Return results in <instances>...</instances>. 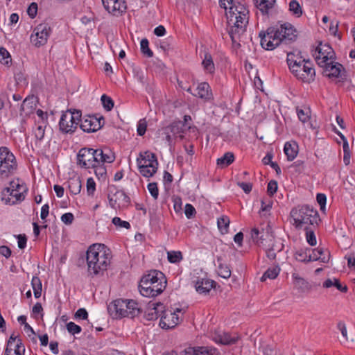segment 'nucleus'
Returning a JSON list of instances; mask_svg holds the SVG:
<instances>
[{"instance_id": "f257e3e1", "label": "nucleus", "mask_w": 355, "mask_h": 355, "mask_svg": "<svg viewBox=\"0 0 355 355\" xmlns=\"http://www.w3.org/2000/svg\"><path fill=\"white\" fill-rule=\"evenodd\" d=\"M228 3L230 6L227 7L220 0V7L226 11L227 23L230 26L228 33L232 44L235 46H240V37L245 33L248 24L249 11L242 2L236 3L231 0Z\"/></svg>"}, {"instance_id": "f03ea898", "label": "nucleus", "mask_w": 355, "mask_h": 355, "mask_svg": "<svg viewBox=\"0 0 355 355\" xmlns=\"http://www.w3.org/2000/svg\"><path fill=\"white\" fill-rule=\"evenodd\" d=\"M259 35L261 46L268 51L275 49L280 44H288L297 37L295 28L289 23L269 27L266 32L261 31Z\"/></svg>"}, {"instance_id": "7ed1b4c3", "label": "nucleus", "mask_w": 355, "mask_h": 355, "mask_svg": "<svg viewBox=\"0 0 355 355\" xmlns=\"http://www.w3.org/2000/svg\"><path fill=\"white\" fill-rule=\"evenodd\" d=\"M112 259L111 252L103 244H93L87 251V270L90 275H103Z\"/></svg>"}, {"instance_id": "20e7f679", "label": "nucleus", "mask_w": 355, "mask_h": 355, "mask_svg": "<svg viewBox=\"0 0 355 355\" xmlns=\"http://www.w3.org/2000/svg\"><path fill=\"white\" fill-rule=\"evenodd\" d=\"M166 284L167 281L164 273L153 270L142 277L139 284V291L144 297H154L164 291Z\"/></svg>"}, {"instance_id": "39448f33", "label": "nucleus", "mask_w": 355, "mask_h": 355, "mask_svg": "<svg viewBox=\"0 0 355 355\" xmlns=\"http://www.w3.org/2000/svg\"><path fill=\"white\" fill-rule=\"evenodd\" d=\"M287 63L292 73L298 80L307 83L314 80L315 72L309 60L290 53L287 55Z\"/></svg>"}, {"instance_id": "423d86ee", "label": "nucleus", "mask_w": 355, "mask_h": 355, "mask_svg": "<svg viewBox=\"0 0 355 355\" xmlns=\"http://www.w3.org/2000/svg\"><path fill=\"white\" fill-rule=\"evenodd\" d=\"M107 310L116 319L124 317L133 318L141 313L137 302L133 300H115L108 305Z\"/></svg>"}, {"instance_id": "0eeeda50", "label": "nucleus", "mask_w": 355, "mask_h": 355, "mask_svg": "<svg viewBox=\"0 0 355 355\" xmlns=\"http://www.w3.org/2000/svg\"><path fill=\"white\" fill-rule=\"evenodd\" d=\"M290 214L296 228H302L306 225H318L320 220L317 210L307 205L292 209Z\"/></svg>"}, {"instance_id": "6e6552de", "label": "nucleus", "mask_w": 355, "mask_h": 355, "mask_svg": "<svg viewBox=\"0 0 355 355\" xmlns=\"http://www.w3.org/2000/svg\"><path fill=\"white\" fill-rule=\"evenodd\" d=\"M82 112L79 110H68L63 112L60 121L59 129L64 134L73 133L81 121Z\"/></svg>"}, {"instance_id": "1a4fd4ad", "label": "nucleus", "mask_w": 355, "mask_h": 355, "mask_svg": "<svg viewBox=\"0 0 355 355\" xmlns=\"http://www.w3.org/2000/svg\"><path fill=\"white\" fill-rule=\"evenodd\" d=\"M96 149L82 148L77 155V164L85 169L95 168L98 165Z\"/></svg>"}, {"instance_id": "9d476101", "label": "nucleus", "mask_w": 355, "mask_h": 355, "mask_svg": "<svg viewBox=\"0 0 355 355\" xmlns=\"http://www.w3.org/2000/svg\"><path fill=\"white\" fill-rule=\"evenodd\" d=\"M51 28L47 23L38 24L33 31L30 37L31 43L35 47L45 45L51 35Z\"/></svg>"}, {"instance_id": "9b49d317", "label": "nucleus", "mask_w": 355, "mask_h": 355, "mask_svg": "<svg viewBox=\"0 0 355 355\" xmlns=\"http://www.w3.org/2000/svg\"><path fill=\"white\" fill-rule=\"evenodd\" d=\"M313 55L317 64L320 67L326 66L328 62L335 59V53L333 49L327 44H320L316 47Z\"/></svg>"}, {"instance_id": "f8f14e48", "label": "nucleus", "mask_w": 355, "mask_h": 355, "mask_svg": "<svg viewBox=\"0 0 355 355\" xmlns=\"http://www.w3.org/2000/svg\"><path fill=\"white\" fill-rule=\"evenodd\" d=\"M324 72L329 78H334L337 83H344L347 80L346 71L343 66L334 60L323 66Z\"/></svg>"}, {"instance_id": "ddd939ff", "label": "nucleus", "mask_w": 355, "mask_h": 355, "mask_svg": "<svg viewBox=\"0 0 355 355\" xmlns=\"http://www.w3.org/2000/svg\"><path fill=\"white\" fill-rule=\"evenodd\" d=\"M105 120L103 116L97 117L94 115H88L81 119L80 128L86 132H94L100 130L104 125Z\"/></svg>"}, {"instance_id": "4468645a", "label": "nucleus", "mask_w": 355, "mask_h": 355, "mask_svg": "<svg viewBox=\"0 0 355 355\" xmlns=\"http://www.w3.org/2000/svg\"><path fill=\"white\" fill-rule=\"evenodd\" d=\"M24 352L25 347L21 339L14 333L12 334L8 340L4 355H24Z\"/></svg>"}, {"instance_id": "2eb2a0df", "label": "nucleus", "mask_w": 355, "mask_h": 355, "mask_svg": "<svg viewBox=\"0 0 355 355\" xmlns=\"http://www.w3.org/2000/svg\"><path fill=\"white\" fill-rule=\"evenodd\" d=\"M108 200L110 205L114 209L125 207L130 202V198L122 190L116 191L114 193L110 191Z\"/></svg>"}, {"instance_id": "dca6fc26", "label": "nucleus", "mask_w": 355, "mask_h": 355, "mask_svg": "<svg viewBox=\"0 0 355 355\" xmlns=\"http://www.w3.org/2000/svg\"><path fill=\"white\" fill-rule=\"evenodd\" d=\"M212 340L216 343L225 345H232L236 344L239 340L240 336L238 334H233L225 331H215L212 336Z\"/></svg>"}, {"instance_id": "f3484780", "label": "nucleus", "mask_w": 355, "mask_h": 355, "mask_svg": "<svg viewBox=\"0 0 355 355\" xmlns=\"http://www.w3.org/2000/svg\"><path fill=\"white\" fill-rule=\"evenodd\" d=\"M25 198L24 193L19 190L14 191L8 187L5 188L2 191L1 200L6 204L12 205L21 202Z\"/></svg>"}, {"instance_id": "a211bd4d", "label": "nucleus", "mask_w": 355, "mask_h": 355, "mask_svg": "<svg viewBox=\"0 0 355 355\" xmlns=\"http://www.w3.org/2000/svg\"><path fill=\"white\" fill-rule=\"evenodd\" d=\"M102 3L105 9L113 15L118 16L126 9L124 0H102Z\"/></svg>"}, {"instance_id": "6ab92c4d", "label": "nucleus", "mask_w": 355, "mask_h": 355, "mask_svg": "<svg viewBox=\"0 0 355 355\" xmlns=\"http://www.w3.org/2000/svg\"><path fill=\"white\" fill-rule=\"evenodd\" d=\"M179 322V318L175 312L164 311L159 321L162 329H168L175 327Z\"/></svg>"}, {"instance_id": "aec40b11", "label": "nucleus", "mask_w": 355, "mask_h": 355, "mask_svg": "<svg viewBox=\"0 0 355 355\" xmlns=\"http://www.w3.org/2000/svg\"><path fill=\"white\" fill-rule=\"evenodd\" d=\"M164 311V306L161 302L149 304L145 312V318L147 320H157L163 315Z\"/></svg>"}, {"instance_id": "412c9836", "label": "nucleus", "mask_w": 355, "mask_h": 355, "mask_svg": "<svg viewBox=\"0 0 355 355\" xmlns=\"http://www.w3.org/2000/svg\"><path fill=\"white\" fill-rule=\"evenodd\" d=\"M137 164L138 166L146 165L148 167H157L158 166L155 154L149 151L140 153L137 159Z\"/></svg>"}, {"instance_id": "4be33fe9", "label": "nucleus", "mask_w": 355, "mask_h": 355, "mask_svg": "<svg viewBox=\"0 0 355 355\" xmlns=\"http://www.w3.org/2000/svg\"><path fill=\"white\" fill-rule=\"evenodd\" d=\"M18 168L17 160L7 164H0V179L6 180L14 175Z\"/></svg>"}, {"instance_id": "5701e85b", "label": "nucleus", "mask_w": 355, "mask_h": 355, "mask_svg": "<svg viewBox=\"0 0 355 355\" xmlns=\"http://www.w3.org/2000/svg\"><path fill=\"white\" fill-rule=\"evenodd\" d=\"M293 284L294 288L300 293L309 292L311 290V285L297 272L292 274Z\"/></svg>"}, {"instance_id": "b1692460", "label": "nucleus", "mask_w": 355, "mask_h": 355, "mask_svg": "<svg viewBox=\"0 0 355 355\" xmlns=\"http://www.w3.org/2000/svg\"><path fill=\"white\" fill-rule=\"evenodd\" d=\"M184 127V124L182 123V121H178L173 122L169 125L165 127V128L166 131H169L170 133H171L175 138L178 137L181 140H182L184 138V136L183 135Z\"/></svg>"}, {"instance_id": "393cba45", "label": "nucleus", "mask_w": 355, "mask_h": 355, "mask_svg": "<svg viewBox=\"0 0 355 355\" xmlns=\"http://www.w3.org/2000/svg\"><path fill=\"white\" fill-rule=\"evenodd\" d=\"M311 261L319 260L323 263H327L329 260L330 254L329 251L322 248L311 250Z\"/></svg>"}, {"instance_id": "a878e982", "label": "nucleus", "mask_w": 355, "mask_h": 355, "mask_svg": "<svg viewBox=\"0 0 355 355\" xmlns=\"http://www.w3.org/2000/svg\"><path fill=\"white\" fill-rule=\"evenodd\" d=\"M214 283V281L207 279H198L195 284V288L198 293L207 294L211 290Z\"/></svg>"}, {"instance_id": "bb28decb", "label": "nucleus", "mask_w": 355, "mask_h": 355, "mask_svg": "<svg viewBox=\"0 0 355 355\" xmlns=\"http://www.w3.org/2000/svg\"><path fill=\"white\" fill-rule=\"evenodd\" d=\"M96 157L98 158V162L99 164H104V163H112L115 157L114 154L108 149H106L105 151L102 149H96Z\"/></svg>"}, {"instance_id": "cd10ccee", "label": "nucleus", "mask_w": 355, "mask_h": 355, "mask_svg": "<svg viewBox=\"0 0 355 355\" xmlns=\"http://www.w3.org/2000/svg\"><path fill=\"white\" fill-rule=\"evenodd\" d=\"M284 151L288 161H293L298 153V146L295 142H286L284 145Z\"/></svg>"}, {"instance_id": "c85d7f7f", "label": "nucleus", "mask_w": 355, "mask_h": 355, "mask_svg": "<svg viewBox=\"0 0 355 355\" xmlns=\"http://www.w3.org/2000/svg\"><path fill=\"white\" fill-rule=\"evenodd\" d=\"M67 187L72 195H77L81 191L82 184L79 177H73L67 181Z\"/></svg>"}, {"instance_id": "c756f323", "label": "nucleus", "mask_w": 355, "mask_h": 355, "mask_svg": "<svg viewBox=\"0 0 355 355\" xmlns=\"http://www.w3.org/2000/svg\"><path fill=\"white\" fill-rule=\"evenodd\" d=\"M16 157L8 147H0V164H7L15 161Z\"/></svg>"}, {"instance_id": "7c9ffc66", "label": "nucleus", "mask_w": 355, "mask_h": 355, "mask_svg": "<svg viewBox=\"0 0 355 355\" xmlns=\"http://www.w3.org/2000/svg\"><path fill=\"white\" fill-rule=\"evenodd\" d=\"M255 6L262 12L267 14L269 9H271L275 0H254Z\"/></svg>"}, {"instance_id": "2f4dec72", "label": "nucleus", "mask_w": 355, "mask_h": 355, "mask_svg": "<svg viewBox=\"0 0 355 355\" xmlns=\"http://www.w3.org/2000/svg\"><path fill=\"white\" fill-rule=\"evenodd\" d=\"M267 234L268 232H265L263 228L260 230L259 227H254L251 230V238L259 245L263 243L264 237Z\"/></svg>"}, {"instance_id": "473e14b6", "label": "nucleus", "mask_w": 355, "mask_h": 355, "mask_svg": "<svg viewBox=\"0 0 355 355\" xmlns=\"http://www.w3.org/2000/svg\"><path fill=\"white\" fill-rule=\"evenodd\" d=\"M295 259L300 262H310L311 261V249L302 248L297 250L294 254Z\"/></svg>"}, {"instance_id": "72a5a7b5", "label": "nucleus", "mask_w": 355, "mask_h": 355, "mask_svg": "<svg viewBox=\"0 0 355 355\" xmlns=\"http://www.w3.org/2000/svg\"><path fill=\"white\" fill-rule=\"evenodd\" d=\"M191 94L200 99L203 102L210 101L213 98V94L211 90H189Z\"/></svg>"}, {"instance_id": "f704fd0d", "label": "nucleus", "mask_w": 355, "mask_h": 355, "mask_svg": "<svg viewBox=\"0 0 355 355\" xmlns=\"http://www.w3.org/2000/svg\"><path fill=\"white\" fill-rule=\"evenodd\" d=\"M234 161V155L231 152L225 153L223 157L217 159V165L221 168L227 167Z\"/></svg>"}, {"instance_id": "c9c22d12", "label": "nucleus", "mask_w": 355, "mask_h": 355, "mask_svg": "<svg viewBox=\"0 0 355 355\" xmlns=\"http://www.w3.org/2000/svg\"><path fill=\"white\" fill-rule=\"evenodd\" d=\"M279 272L280 268L278 266L270 267L267 269V270L263 273V276L261 277V281L264 282L267 279H274L279 275Z\"/></svg>"}, {"instance_id": "e433bc0d", "label": "nucleus", "mask_w": 355, "mask_h": 355, "mask_svg": "<svg viewBox=\"0 0 355 355\" xmlns=\"http://www.w3.org/2000/svg\"><path fill=\"white\" fill-rule=\"evenodd\" d=\"M202 64L206 72L209 73H213L214 72V63L213 62L212 57L209 53H205Z\"/></svg>"}, {"instance_id": "4c0bfd02", "label": "nucleus", "mask_w": 355, "mask_h": 355, "mask_svg": "<svg viewBox=\"0 0 355 355\" xmlns=\"http://www.w3.org/2000/svg\"><path fill=\"white\" fill-rule=\"evenodd\" d=\"M38 103L37 97L35 95L28 96L23 101L21 109L22 110H25V107L29 108L31 110L35 109L37 107V104Z\"/></svg>"}, {"instance_id": "58836bf2", "label": "nucleus", "mask_w": 355, "mask_h": 355, "mask_svg": "<svg viewBox=\"0 0 355 355\" xmlns=\"http://www.w3.org/2000/svg\"><path fill=\"white\" fill-rule=\"evenodd\" d=\"M196 355H218V350L214 347H196Z\"/></svg>"}, {"instance_id": "ea45409f", "label": "nucleus", "mask_w": 355, "mask_h": 355, "mask_svg": "<svg viewBox=\"0 0 355 355\" xmlns=\"http://www.w3.org/2000/svg\"><path fill=\"white\" fill-rule=\"evenodd\" d=\"M9 189L19 191H21V193H25L27 191L26 187L24 183L19 178L15 179L10 182Z\"/></svg>"}, {"instance_id": "a19ab883", "label": "nucleus", "mask_w": 355, "mask_h": 355, "mask_svg": "<svg viewBox=\"0 0 355 355\" xmlns=\"http://www.w3.org/2000/svg\"><path fill=\"white\" fill-rule=\"evenodd\" d=\"M36 128L34 130V135L37 140L42 141L44 139L46 128V122H37Z\"/></svg>"}, {"instance_id": "79ce46f5", "label": "nucleus", "mask_w": 355, "mask_h": 355, "mask_svg": "<svg viewBox=\"0 0 355 355\" xmlns=\"http://www.w3.org/2000/svg\"><path fill=\"white\" fill-rule=\"evenodd\" d=\"M230 219L226 216H223L218 219V227L222 234H226L228 232Z\"/></svg>"}, {"instance_id": "37998d69", "label": "nucleus", "mask_w": 355, "mask_h": 355, "mask_svg": "<svg viewBox=\"0 0 355 355\" xmlns=\"http://www.w3.org/2000/svg\"><path fill=\"white\" fill-rule=\"evenodd\" d=\"M296 112L299 120L304 123L307 122L311 118V111L309 108L302 110L297 107Z\"/></svg>"}, {"instance_id": "c03bdc74", "label": "nucleus", "mask_w": 355, "mask_h": 355, "mask_svg": "<svg viewBox=\"0 0 355 355\" xmlns=\"http://www.w3.org/2000/svg\"><path fill=\"white\" fill-rule=\"evenodd\" d=\"M263 355H277L275 345L274 344L262 343L260 347Z\"/></svg>"}, {"instance_id": "a18cd8bd", "label": "nucleus", "mask_w": 355, "mask_h": 355, "mask_svg": "<svg viewBox=\"0 0 355 355\" xmlns=\"http://www.w3.org/2000/svg\"><path fill=\"white\" fill-rule=\"evenodd\" d=\"M289 11L297 17H300L302 14V9L296 0H292L289 3Z\"/></svg>"}, {"instance_id": "49530a36", "label": "nucleus", "mask_w": 355, "mask_h": 355, "mask_svg": "<svg viewBox=\"0 0 355 355\" xmlns=\"http://www.w3.org/2000/svg\"><path fill=\"white\" fill-rule=\"evenodd\" d=\"M167 258L169 262L178 263L182 260L183 257L180 251H170L167 253Z\"/></svg>"}, {"instance_id": "de8ad7c7", "label": "nucleus", "mask_w": 355, "mask_h": 355, "mask_svg": "<svg viewBox=\"0 0 355 355\" xmlns=\"http://www.w3.org/2000/svg\"><path fill=\"white\" fill-rule=\"evenodd\" d=\"M140 48L141 53L148 58L153 56V53L149 48V42L146 38L141 40L140 42Z\"/></svg>"}, {"instance_id": "09e8293b", "label": "nucleus", "mask_w": 355, "mask_h": 355, "mask_svg": "<svg viewBox=\"0 0 355 355\" xmlns=\"http://www.w3.org/2000/svg\"><path fill=\"white\" fill-rule=\"evenodd\" d=\"M140 173L146 177H152L157 170V167H148L146 165L138 166Z\"/></svg>"}, {"instance_id": "8fccbe9b", "label": "nucleus", "mask_w": 355, "mask_h": 355, "mask_svg": "<svg viewBox=\"0 0 355 355\" xmlns=\"http://www.w3.org/2000/svg\"><path fill=\"white\" fill-rule=\"evenodd\" d=\"M15 86L18 87H26L28 85V81L25 75L19 72L15 75Z\"/></svg>"}, {"instance_id": "3c124183", "label": "nucleus", "mask_w": 355, "mask_h": 355, "mask_svg": "<svg viewBox=\"0 0 355 355\" xmlns=\"http://www.w3.org/2000/svg\"><path fill=\"white\" fill-rule=\"evenodd\" d=\"M217 271L218 275L224 279H228L231 276V270L227 265L220 263Z\"/></svg>"}, {"instance_id": "603ef678", "label": "nucleus", "mask_w": 355, "mask_h": 355, "mask_svg": "<svg viewBox=\"0 0 355 355\" xmlns=\"http://www.w3.org/2000/svg\"><path fill=\"white\" fill-rule=\"evenodd\" d=\"M9 52L3 47L0 48V62L3 64H8L11 62Z\"/></svg>"}, {"instance_id": "864d4df0", "label": "nucleus", "mask_w": 355, "mask_h": 355, "mask_svg": "<svg viewBox=\"0 0 355 355\" xmlns=\"http://www.w3.org/2000/svg\"><path fill=\"white\" fill-rule=\"evenodd\" d=\"M101 101L105 109L107 111H110L114 107V102L112 99L105 94L102 95Z\"/></svg>"}, {"instance_id": "5fc2aeb1", "label": "nucleus", "mask_w": 355, "mask_h": 355, "mask_svg": "<svg viewBox=\"0 0 355 355\" xmlns=\"http://www.w3.org/2000/svg\"><path fill=\"white\" fill-rule=\"evenodd\" d=\"M147 128V122L146 119H141L138 121L137 132L139 136H143L146 133Z\"/></svg>"}, {"instance_id": "6e6d98bb", "label": "nucleus", "mask_w": 355, "mask_h": 355, "mask_svg": "<svg viewBox=\"0 0 355 355\" xmlns=\"http://www.w3.org/2000/svg\"><path fill=\"white\" fill-rule=\"evenodd\" d=\"M67 331L72 335H74L76 334H79L81 332V327L75 324L73 322H69L67 324Z\"/></svg>"}, {"instance_id": "4d7b16f0", "label": "nucleus", "mask_w": 355, "mask_h": 355, "mask_svg": "<svg viewBox=\"0 0 355 355\" xmlns=\"http://www.w3.org/2000/svg\"><path fill=\"white\" fill-rule=\"evenodd\" d=\"M305 229L306 230V239L307 243L311 246L315 245L317 243V241H316L315 235L313 231H312V230L309 231L307 230L306 227H305Z\"/></svg>"}, {"instance_id": "13d9d810", "label": "nucleus", "mask_w": 355, "mask_h": 355, "mask_svg": "<svg viewBox=\"0 0 355 355\" xmlns=\"http://www.w3.org/2000/svg\"><path fill=\"white\" fill-rule=\"evenodd\" d=\"M148 189L151 194V196L154 198V199H157L159 196V189L157 187V184L156 182H151L148 184Z\"/></svg>"}, {"instance_id": "bf43d9fd", "label": "nucleus", "mask_w": 355, "mask_h": 355, "mask_svg": "<svg viewBox=\"0 0 355 355\" xmlns=\"http://www.w3.org/2000/svg\"><path fill=\"white\" fill-rule=\"evenodd\" d=\"M112 223L119 227L130 229V225L128 221L122 220L119 217H114L112 219Z\"/></svg>"}, {"instance_id": "052dcab7", "label": "nucleus", "mask_w": 355, "mask_h": 355, "mask_svg": "<svg viewBox=\"0 0 355 355\" xmlns=\"http://www.w3.org/2000/svg\"><path fill=\"white\" fill-rule=\"evenodd\" d=\"M96 190V183L93 178H89L87 180V192L89 196H93Z\"/></svg>"}, {"instance_id": "680f3d73", "label": "nucleus", "mask_w": 355, "mask_h": 355, "mask_svg": "<svg viewBox=\"0 0 355 355\" xmlns=\"http://www.w3.org/2000/svg\"><path fill=\"white\" fill-rule=\"evenodd\" d=\"M277 182L275 180H270L267 186V193L269 196H272L277 191Z\"/></svg>"}, {"instance_id": "e2e57ef3", "label": "nucleus", "mask_w": 355, "mask_h": 355, "mask_svg": "<svg viewBox=\"0 0 355 355\" xmlns=\"http://www.w3.org/2000/svg\"><path fill=\"white\" fill-rule=\"evenodd\" d=\"M336 327L337 329L340 331L345 340H348L347 330L345 323L340 320L337 323Z\"/></svg>"}, {"instance_id": "0e129e2a", "label": "nucleus", "mask_w": 355, "mask_h": 355, "mask_svg": "<svg viewBox=\"0 0 355 355\" xmlns=\"http://www.w3.org/2000/svg\"><path fill=\"white\" fill-rule=\"evenodd\" d=\"M31 285L33 291H42V285L40 279L33 276L31 280Z\"/></svg>"}, {"instance_id": "69168bd1", "label": "nucleus", "mask_w": 355, "mask_h": 355, "mask_svg": "<svg viewBox=\"0 0 355 355\" xmlns=\"http://www.w3.org/2000/svg\"><path fill=\"white\" fill-rule=\"evenodd\" d=\"M37 4L35 2L31 3L27 9V13L31 19H33L37 15Z\"/></svg>"}, {"instance_id": "338daca9", "label": "nucleus", "mask_w": 355, "mask_h": 355, "mask_svg": "<svg viewBox=\"0 0 355 355\" xmlns=\"http://www.w3.org/2000/svg\"><path fill=\"white\" fill-rule=\"evenodd\" d=\"M74 220V216L72 213L68 212L64 214L61 216V220L63 222L65 225H71Z\"/></svg>"}, {"instance_id": "774afa93", "label": "nucleus", "mask_w": 355, "mask_h": 355, "mask_svg": "<svg viewBox=\"0 0 355 355\" xmlns=\"http://www.w3.org/2000/svg\"><path fill=\"white\" fill-rule=\"evenodd\" d=\"M184 213L188 218H191L196 214V212L193 206L191 204L187 203L185 205Z\"/></svg>"}]
</instances>
